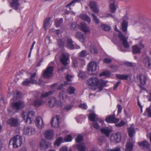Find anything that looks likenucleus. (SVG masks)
<instances>
[{
	"instance_id": "1",
	"label": "nucleus",
	"mask_w": 151,
	"mask_h": 151,
	"mask_svg": "<svg viewBox=\"0 0 151 151\" xmlns=\"http://www.w3.org/2000/svg\"><path fill=\"white\" fill-rule=\"evenodd\" d=\"M11 142L14 148H17L22 144V138L20 136L16 135L10 140L9 145H10Z\"/></svg>"
},
{
	"instance_id": "2",
	"label": "nucleus",
	"mask_w": 151,
	"mask_h": 151,
	"mask_svg": "<svg viewBox=\"0 0 151 151\" xmlns=\"http://www.w3.org/2000/svg\"><path fill=\"white\" fill-rule=\"evenodd\" d=\"M24 102L22 100L18 101L13 102L11 104L12 106L15 110L16 112H18L25 107Z\"/></svg>"
},
{
	"instance_id": "3",
	"label": "nucleus",
	"mask_w": 151,
	"mask_h": 151,
	"mask_svg": "<svg viewBox=\"0 0 151 151\" xmlns=\"http://www.w3.org/2000/svg\"><path fill=\"white\" fill-rule=\"evenodd\" d=\"M118 37L119 39L120 42L122 44L124 47L127 48L129 47V45L127 42V39L122 33L119 32L118 35Z\"/></svg>"
},
{
	"instance_id": "4",
	"label": "nucleus",
	"mask_w": 151,
	"mask_h": 151,
	"mask_svg": "<svg viewBox=\"0 0 151 151\" xmlns=\"http://www.w3.org/2000/svg\"><path fill=\"white\" fill-rule=\"evenodd\" d=\"M54 68L53 66H50L48 65L43 72V77L44 78L50 77L53 73Z\"/></svg>"
},
{
	"instance_id": "5",
	"label": "nucleus",
	"mask_w": 151,
	"mask_h": 151,
	"mask_svg": "<svg viewBox=\"0 0 151 151\" xmlns=\"http://www.w3.org/2000/svg\"><path fill=\"white\" fill-rule=\"evenodd\" d=\"M7 124L12 127H16L19 124V120L18 118L12 117L9 119Z\"/></svg>"
},
{
	"instance_id": "6",
	"label": "nucleus",
	"mask_w": 151,
	"mask_h": 151,
	"mask_svg": "<svg viewBox=\"0 0 151 151\" xmlns=\"http://www.w3.org/2000/svg\"><path fill=\"white\" fill-rule=\"evenodd\" d=\"M99 80L95 77L89 78L87 81V84L89 86H96L98 85Z\"/></svg>"
},
{
	"instance_id": "7",
	"label": "nucleus",
	"mask_w": 151,
	"mask_h": 151,
	"mask_svg": "<svg viewBox=\"0 0 151 151\" xmlns=\"http://www.w3.org/2000/svg\"><path fill=\"white\" fill-rule=\"evenodd\" d=\"M69 56L68 55L62 53L60 55V61L62 64L64 66H66L68 63L69 60Z\"/></svg>"
},
{
	"instance_id": "8",
	"label": "nucleus",
	"mask_w": 151,
	"mask_h": 151,
	"mask_svg": "<svg viewBox=\"0 0 151 151\" xmlns=\"http://www.w3.org/2000/svg\"><path fill=\"white\" fill-rule=\"evenodd\" d=\"M57 103L60 104L59 106H61L62 105V103L60 101H57L56 99L53 97L50 98L48 102V105L50 107H52L54 106Z\"/></svg>"
},
{
	"instance_id": "9",
	"label": "nucleus",
	"mask_w": 151,
	"mask_h": 151,
	"mask_svg": "<svg viewBox=\"0 0 151 151\" xmlns=\"http://www.w3.org/2000/svg\"><path fill=\"white\" fill-rule=\"evenodd\" d=\"M121 138V134L119 132H116L111 135V139L115 143L119 142Z\"/></svg>"
},
{
	"instance_id": "10",
	"label": "nucleus",
	"mask_w": 151,
	"mask_h": 151,
	"mask_svg": "<svg viewBox=\"0 0 151 151\" xmlns=\"http://www.w3.org/2000/svg\"><path fill=\"white\" fill-rule=\"evenodd\" d=\"M137 78L139 81L140 83L143 85H145L147 81V78L143 74L137 75Z\"/></svg>"
},
{
	"instance_id": "11",
	"label": "nucleus",
	"mask_w": 151,
	"mask_h": 151,
	"mask_svg": "<svg viewBox=\"0 0 151 151\" xmlns=\"http://www.w3.org/2000/svg\"><path fill=\"white\" fill-rule=\"evenodd\" d=\"M119 119L115 118V116L114 114L108 116L105 119L106 121L109 123H117L119 122Z\"/></svg>"
},
{
	"instance_id": "12",
	"label": "nucleus",
	"mask_w": 151,
	"mask_h": 151,
	"mask_svg": "<svg viewBox=\"0 0 151 151\" xmlns=\"http://www.w3.org/2000/svg\"><path fill=\"white\" fill-rule=\"evenodd\" d=\"M145 65L149 69H151V59L147 55H145L143 60Z\"/></svg>"
},
{
	"instance_id": "13",
	"label": "nucleus",
	"mask_w": 151,
	"mask_h": 151,
	"mask_svg": "<svg viewBox=\"0 0 151 151\" xmlns=\"http://www.w3.org/2000/svg\"><path fill=\"white\" fill-rule=\"evenodd\" d=\"M24 133L27 135H31L35 133V130L32 127H28L24 128Z\"/></svg>"
},
{
	"instance_id": "14",
	"label": "nucleus",
	"mask_w": 151,
	"mask_h": 151,
	"mask_svg": "<svg viewBox=\"0 0 151 151\" xmlns=\"http://www.w3.org/2000/svg\"><path fill=\"white\" fill-rule=\"evenodd\" d=\"M89 6L92 11L96 13L99 12V9L96 3L93 1H90L89 3Z\"/></svg>"
},
{
	"instance_id": "15",
	"label": "nucleus",
	"mask_w": 151,
	"mask_h": 151,
	"mask_svg": "<svg viewBox=\"0 0 151 151\" xmlns=\"http://www.w3.org/2000/svg\"><path fill=\"white\" fill-rule=\"evenodd\" d=\"M35 124L37 127L40 129H42L44 127L43 122L40 116L36 118Z\"/></svg>"
},
{
	"instance_id": "16",
	"label": "nucleus",
	"mask_w": 151,
	"mask_h": 151,
	"mask_svg": "<svg viewBox=\"0 0 151 151\" xmlns=\"http://www.w3.org/2000/svg\"><path fill=\"white\" fill-rule=\"evenodd\" d=\"M109 9L111 12L114 13L116 11L117 7L116 4L114 0H109Z\"/></svg>"
},
{
	"instance_id": "17",
	"label": "nucleus",
	"mask_w": 151,
	"mask_h": 151,
	"mask_svg": "<svg viewBox=\"0 0 151 151\" xmlns=\"http://www.w3.org/2000/svg\"><path fill=\"white\" fill-rule=\"evenodd\" d=\"M97 66V65L96 62H91L88 65V70L89 71H94L96 69Z\"/></svg>"
},
{
	"instance_id": "18",
	"label": "nucleus",
	"mask_w": 151,
	"mask_h": 151,
	"mask_svg": "<svg viewBox=\"0 0 151 151\" xmlns=\"http://www.w3.org/2000/svg\"><path fill=\"white\" fill-rule=\"evenodd\" d=\"M138 145L143 149H147L149 148L150 145L148 142L144 140L142 141L138 142Z\"/></svg>"
},
{
	"instance_id": "19",
	"label": "nucleus",
	"mask_w": 151,
	"mask_h": 151,
	"mask_svg": "<svg viewBox=\"0 0 151 151\" xmlns=\"http://www.w3.org/2000/svg\"><path fill=\"white\" fill-rule=\"evenodd\" d=\"M54 133L53 131L50 130L45 131L44 134V137L47 139H51L53 137Z\"/></svg>"
},
{
	"instance_id": "20",
	"label": "nucleus",
	"mask_w": 151,
	"mask_h": 151,
	"mask_svg": "<svg viewBox=\"0 0 151 151\" xmlns=\"http://www.w3.org/2000/svg\"><path fill=\"white\" fill-rule=\"evenodd\" d=\"M76 38L78 39L81 42H84L85 41L86 36L81 32H78L76 34Z\"/></svg>"
},
{
	"instance_id": "21",
	"label": "nucleus",
	"mask_w": 151,
	"mask_h": 151,
	"mask_svg": "<svg viewBox=\"0 0 151 151\" xmlns=\"http://www.w3.org/2000/svg\"><path fill=\"white\" fill-rule=\"evenodd\" d=\"M107 82V81L102 80H100L99 81V80L98 85L99 92L102 91L103 89V88L106 86Z\"/></svg>"
},
{
	"instance_id": "22",
	"label": "nucleus",
	"mask_w": 151,
	"mask_h": 151,
	"mask_svg": "<svg viewBox=\"0 0 151 151\" xmlns=\"http://www.w3.org/2000/svg\"><path fill=\"white\" fill-rule=\"evenodd\" d=\"M100 131L102 134H104L107 137L109 136L110 133L111 132V130L107 127L101 128Z\"/></svg>"
},
{
	"instance_id": "23",
	"label": "nucleus",
	"mask_w": 151,
	"mask_h": 151,
	"mask_svg": "<svg viewBox=\"0 0 151 151\" xmlns=\"http://www.w3.org/2000/svg\"><path fill=\"white\" fill-rule=\"evenodd\" d=\"M19 0H12V1L10 3L11 7L14 9H17L19 5Z\"/></svg>"
},
{
	"instance_id": "24",
	"label": "nucleus",
	"mask_w": 151,
	"mask_h": 151,
	"mask_svg": "<svg viewBox=\"0 0 151 151\" xmlns=\"http://www.w3.org/2000/svg\"><path fill=\"white\" fill-rule=\"evenodd\" d=\"M133 146V143L132 142L127 141L126 144L125 151H132Z\"/></svg>"
},
{
	"instance_id": "25",
	"label": "nucleus",
	"mask_w": 151,
	"mask_h": 151,
	"mask_svg": "<svg viewBox=\"0 0 151 151\" xmlns=\"http://www.w3.org/2000/svg\"><path fill=\"white\" fill-rule=\"evenodd\" d=\"M40 146L41 149L42 150H45L48 148L49 146L48 143L45 140H42L40 142Z\"/></svg>"
},
{
	"instance_id": "26",
	"label": "nucleus",
	"mask_w": 151,
	"mask_h": 151,
	"mask_svg": "<svg viewBox=\"0 0 151 151\" xmlns=\"http://www.w3.org/2000/svg\"><path fill=\"white\" fill-rule=\"evenodd\" d=\"M132 52L133 54H139L141 53V48L138 45H136L132 46Z\"/></svg>"
},
{
	"instance_id": "27",
	"label": "nucleus",
	"mask_w": 151,
	"mask_h": 151,
	"mask_svg": "<svg viewBox=\"0 0 151 151\" xmlns=\"http://www.w3.org/2000/svg\"><path fill=\"white\" fill-rule=\"evenodd\" d=\"M80 17L83 20L87 22L89 24L91 22L90 18L87 15L81 14L80 15Z\"/></svg>"
},
{
	"instance_id": "28",
	"label": "nucleus",
	"mask_w": 151,
	"mask_h": 151,
	"mask_svg": "<svg viewBox=\"0 0 151 151\" xmlns=\"http://www.w3.org/2000/svg\"><path fill=\"white\" fill-rule=\"evenodd\" d=\"M73 41L71 38H68L67 40V47L70 49H73L74 48V46L73 43Z\"/></svg>"
},
{
	"instance_id": "29",
	"label": "nucleus",
	"mask_w": 151,
	"mask_h": 151,
	"mask_svg": "<svg viewBox=\"0 0 151 151\" xmlns=\"http://www.w3.org/2000/svg\"><path fill=\"white\" fill-rule=\"evenodd\" d=\"M81 29L82 31L85 33L90 32V30L88 27L85 23H82L81 24Z\"/></svg>"
},
{
	"instance_id": "30",
	"label": "nucleus",
	"mask_w": 151,
	"mask_h": 151,
	"mask_svg": "<svg viewBox=\"0 0 151 151\" xmlns=\"http://www.w3.org/2000/svg\"><path fill=\"white\" fill-rule=\"evenodd\" d=\"M7 111L8 114L11 116H13L16 112L15 110L12 106L11 107H9L7 108Z\"/></svg>"
},
{
	"instance_id": "31",
	"label": "nucleus",
	"mask_w": 151,
	"mask_h": 151,
	"mask_svg": "<svg viewBox=\"0 0 151 151\" xmlns=\"http://www.w3.org/2000/svg\"><path fill=\"white\" fill-rule=\"evenodd\" d=\"M54 92V91H50L48 92H46L43 93L41 95V97L42 98L47 97L50 95L53 94Z\"/></svg>"
},
{
	"instance_id": "32",
	"label": "nucleus",
	"mask_w": 151,
	"mask_h": 151,
	"mask_svg": "<svg viewBox=\"0 0 151 151\" xmlns=\"http://www.w3.org/2000/svg\"><path fill=\"white\" fill-rule=\"evenodd\" d=\"M127 130L129 137L132 138L133 137V135L135 133V131L134 128L131 126Z\"/></svg>"
},
{
	"instance_id": "33",
	"label": "nucleus",
	"mask_w": 151,
	"mask_h": 151,
	"mask_svg": "<svg viewBox=\"0 0 151 151\" xmlns=\"http://www.w3.org/2000/svg\"><path fill=\"white\" fill-rule=\"evenodd\" d=\"M89 49L91 52L93 54H96L98 52L96 47L93 45H91L89 47Z\"/></svg>"
},
{
	"instance_id": "34",
	"label": "nucleus",
	"mask_w": 151,
	"mask_h": 151,
	"mask_svg": "<svg viewBox=\"0 0 151 151\" xmlns=\"http://www.w3.org/2000/svg\"><path fill=\"white\" fill-rule=\"evenodd\" d=\"M127 22L125 20H124L122 23V29L124 32H125L127 31Z\"/></svg>"
},
{
	"instance_id": "35",
	"label": "nucleus",
	"mask_w": 151,
	"mask_h": 151,
	"mask_svg": "<svg viewBox=\"0 0 151 151\" xmlns=\"http://www.w3.org/2000/svg\"><path fill=\"white\" fill-rule=\"evenodd\" d=\"M116 76L117 78L119 79L127 80L128 79L129 76L127 75L117 74Z\"/></svg>"
},
{
	"instance_id": "36",
	"label": "nucleus",
	"mask_w": 151,
	"mask_h": 151,
	"mask_svg": "<svg viewBox=\"0 0 151 151\" xmlns=\"http://www.w3.org/2000/svg\"><path fill=\"white\" fill-rule=\"evenodd\" d=\"M43 102L42 100L40 99H36L34 101V104L36 107H39L43 103Z\"/></svg>"
},
{
	"instance_id": "37",
	"label": "nucleus",
	"mask_w": 151,
	"mask_h": 151,
	"mask_svg": "<svg viewBox=\"0 0 151 151\" xmlns=\"http://www.w3.org/2000/svg\"><path fill=\"white\" fill-rule=\"evenodd\" d=\"M77 148L78 151H85L86 147L84 144L82 143L77 145Z\"/></svg>"
},
{
	"instance_id": "38",
	"label": "nucleus",
	"mask_w": 151,
	"mask_h": 151,
	"mask_svg": "<svg viewBox=\"0 0 151 151\" xmlns=\"http://www.w3.org/2000/svg\"><path fill=\"white\" fill-rule=\"evenodd\" d=\"M51 19V17H49L46 18L44 21V27L45 29H46L47 26L49 24L50 21Z\"/></svg>"
},
{
	"instance_id": "39",
	"label": "nucleus",
	"mask_w": 151,
	"mask_h": 151,
	"mask_svg": "<svg viewBox=\"0 0 151 151\" xmlns=\"http://www.w3.org/2000/svg\"><path fill=\"white\" fill-rule=\"evenodd\" d=\"M97 115L94 113H90L89 114V118L90 120L91 121L95 122L96 118H97Z\"/></svg>"
},
{
	"instance_id": "40",
	"label": "nucleus",
	"mask_w": 151,
	"mask_h": 151,
	"mask_svg": "<svg viewBox=\"0 0 151 151\" xmlns=\"http://www.w3.org/2000/svg\"><path fill=\"white\" fill-rule=\"evenodd\" d=\"M76 91V89L73 86H70L68 88L67 92L70 95L73 94Z\"/></svg>"
},
{
	"instance_id": "41",
	"label": "nucleus",
	"mask_w": 151,
	"mask_h": 151,
	"mask_svg": "<svg viewBox=\"0 0 151 151\" xmlns=\"http://www.w3.org/2000/svg\"><path fill=\"white\" fill-rule=\"evenodd\" d=\"M101 27L103 30L106 31H109L111 29L110 26L106 24H101Z\"/></svg>"
},
{
	"instance_id": "42",
	"label": "nucleus",
	"mask_w": 151,
	"mask_h": 151,
	"mask_svg": "<svg viewBox=\"0 0 151 151\" xmlns=\"http://www.w3.org/2000/svg\"><path fill=\"white\" fill-rule=\"evenodd\" d=\"M78 77L82 79H84L86 78V72L80 71L78 75Z\"/></svg>"
},
{
	"instance_id": "43",
	"label": "nucleus",
	"mask_w": 151,
	"mask_h": 151,
	"mask_svg": "<svg viewBox=\"0 0 151 151\" xmlns=\"http://www.w3.org/2000/svg\"><path fill=\"white\" fill-rule=\"evenodd\" d=\"M56 120L57 121V123L56 124L55 126H54L53 125V122L54 120V119L52 118L51 119V125L54 127H57L59 126V121L60 120V116L58 115H56Z\"/></svg>"
},
{
	"instance_id": "44",
	"label": "nucleus",
	"mask_w": 151,
	"mask_h": 151,
	"mask_svg": "<svg viewBox=\"0 0 151 151\" xmlns=\"http://www.w3.org/2000/svg\"><path fill=\"white\" fill-rule=\"evenodd\" d=\"M70 28L72 30L76 29L77 28V24L75 22H71L70 23Z\"/></svg>"
},
{
	"instance_id": "45",
	"label": "nucleus",
	"mask_w": 151,
	"mask_h": 151,
	"mask_svg": "<svg viewBox=\"0 0 151 151\" xmlns=\"http://www.w3.org/2000/svg\"><path fill=\"white\" fill-rule=\"evenodd\" d=\"M63 20V19L62 18L60 19H56L55 21L56 26L57 27H59L62 24Z\"/></svg>"
},
{
	"instance_id": "46",
	"label": "nucleus",
	"mask_w": 151,
	"mask_h": 151,
	"mask_svg": "<svg viewBox=\"0 0 151 151\" xmlns=\"http://www.w3.org/2000/svg\"><path fill=\"white\" fill-rule=\"evenodd\" d=\"M83 136L81 135H78L75 139V140L76 142L79 143L82 142L83 140Z\"/></svg>"
},
{
	"instance_id": "47",
	"label": "nucleus",
	"mask_w": 151,
	"mask_h": 151,
	"mask_svg": "<svg viewBox=\"0 0 151 151\" xmlns=\"http://www.w3.org/2000/svg\"><path fill=\"white\" fill-rule=\"evenodd\" d=\"M100 77L105 76L107 77H109L111 75L110 73L108 71H104L101 73H100L99 74Z\"/></svg>"
},
{
	"instance_id": "48",
	"label": "nucleus",
	"mask_w": 151,
	"mask_h": 151,
	"mask_svg": "<svg viewBox=\"0 0 151 151\" xmlns=\"http://www.w3.org/2000/svg\"><path fill=\"white\" fill-rule=\"evenodd\" d=\"M63 139V138L61 137L57 138L55 142V145L59 146L61 144Z\"/></svg>"
},
{
	"instance_id": "49",
	"label": "nucleus",
	"mask_w": 151,
	"mask_h": 151,
	"mask_svg": "<svg viewBox=\"0 0 151 151\" xmlns=\"http://www.w3.org/2000/svg\"><path fill=\"white\" fill-rule=\"evenodd\" d=\"M31 83L30 81L28 79L26 78L22 83V84L24 86H28Z\"/></svg>"
},
{
	"instance_id": "50",
	"label": "nucleus",
	"mask_w": 151,
	"mask_h": 151,
	"mask_svg": "<svg viewBox=\"0 0 151 151\" xmlns=\"http://www.w3.org/2000/svg\"><path fill=\"white\" fill-rule=\"evenodd\" d=\"M91 16L93 17V19L95 23L97 24H99L100 22V21L97 18V17L93 14H92Z\"/></svg>"
},
{
	"instance_id": "51",
	"label": "nucleus",
	"mask_w": 151,
	"mask_h": 151,
	"mask_svg": "<svg viewBox=\"0 0 151 151\" xmlns=\"http://www.w3.org/2000/svg\"><path fill=\"white\" fill-rule=\"evenodd\" d=\"M58 43L59 46L60 48H63L64 47V43L63 40L61 39H58Z\"/></svg>"
},
{
	"instance_id": "52",
	"label": "nucleus",
	"mask_w": 151,
	"mask_h": 151,
	"mask_svg": "<svg viewBox=\"0 0 151 151\" xmlns=\"http://www.w3.org/2000/svg\"><path fill=\"white\" fill-rule=\"evenodd\" d=\"M93 127L96 130H99L100 129V125L96 122H94L93 124Z\"/></svg>"
},
{
	"instance_id": "53",
	"label": "nucleus",
	"mask_w": 151,
	"mask_h": 151,
	"mask_svg": "<svg viewBox=\"0 0 151 151\" xmlns=\"http://www.w3.org/2000/svg\"><path fill=\"white\" fill-rule=\"evenodd\" d=\"M126 124V123L123 120H122L119 123L116 124H115V126L117 127H122Z\"/></svg>"
},
{
	"instance_id": "54",
	"label": "nucleus",
	"mask_w": 151,
	"mask_h": 151,
	"mask_svg": "<svg viewBox=\"0 0 151 151\" xmlns=\"http://www.w3.org/2000/svg\"><path fill=\"white\" fill-rule=\"evenodd\" d=\"M72 140V136L70 135H67L65 138V140L66 142H70Z\"/></svg>"
},
{
	"instance_id": "55",
	"label": "nucleus",
	"mask_w": 151,
	"mask_h": 151,
	"mask_svg": "<svg viewBox=\"0 0 151 151\" xmlns=\"http://www.w3.org/2000/svg\"><path fill=\"white\" fill-rule=\"evenodd\" d=\"M86 51L85 50H83L79 53V56L81 58L84 57L86 56Z\"/></svg>"
},
{
	"instance_id": "56",
	"label": "nucleus",
	"mask_w": 151,
	"mask_h": 151,
	"mask_svg": "<svg viewBox=\"0 0 151 151\" xmlns=\"http://www.w3.org/2000/svg\"><path fill=\"white\" fill-rule=\"evenodd\" d=\"M145 112L147 114V116L148 117H151V109L150 107L147 108Z\"/></svg>"
},
{
	"instance_id": "57",
	"label": "nucleus",
	"mask_w": 151,
	"mask_h": 151,
	"mask_svg": "<svg viewBox=\"0 0 151 151\" xmlns=\"http://www.w3.org/2000/svg\"><path fill=\"white\" fill-rule=\"evenodd\" d=\"M124 64L126 66L130 67H134L135 65L134 63H132L128 62H125Z\"/></svg>"
},
{
	"instance_id": "58",
	"label": "nucleus",
	"mask_w": 151,
	"mask_h": 151,
	"mask_svg": "<svg viewBox=\"0 0 151 151\" xmlns=\"http://www.w3.org/2000/svg\"><path fill=\"white\" fill-rule=\"evenodd\" d=\"M33 120V118H32V117H29L27 116L26 118V120H25V122L27 123L30 124L32 123Z\"/></svg>"
},
{
	"instance_id": "59",
	"label": "nucleus",
	"mask_w": 151,
	"mask_h": 151,
	"mask_svg": "<svg viewBox=\"0 0 151 151\" xmlns=\"http://www.w3.org/2000/svg\"><path fill=\"white\" fill-rule=\"evenodd\" d=\"M79 107L85 110L87 109V106L85 103L80 104L79 105Z\"/></svg>"
},
{
	"instance_id": "60",
	"label": "nucleus",
	"mask_w": 151,
	"mask_h": 151,
	"mask_svg": "<svg viewBox=\"0 0 151 151\" xmlns=\"http://www.w3.org/2000/svg\"><path fill=\"white\" fill-rule=\"evenodd\" d=\"M35 112L33 111H30L28 112L27 117L33 118L35 115Z\"/></svg>"
},
{
	"instance_id": "61",
	"label": "nucleus",
	"mask_w": 151,
	"mask_h": 151,
	"mask_svg": "<svg viewBox=\"0 0 151 151\" xmlns=\"http://www.w3.org/2000/svg\"><path fill=\"white\" fill-rule=\"evenodd\" d=\"M103 61L105 63H111L112 62V60L111 59L109 58H105L103 59Z\"/></svg>"
},
{
	"instance_id": "62",
	"label": "nucleus",
	"mask_w": 151,
	"mask_h": 151,
	"mask_svg": "<svg viewBox=\"0 0 151 151\" xmlns=\"http://www.w3.org/2000/svg\"><path fill=\"white\" fill-rule=\"evenodd\" d=\"M73 67H76L78 65V61L76 59L73 58Z\"/></svg>"
},
{
	"instance_id": "63",
	"label": "nucleus",
	"mask_w": 151,
	"mask_h": 151,
	"mask_svg": "<svg viewBox=\"0 0 151 151\" xmlns=\"http://www.w3.org/2000/svg\"><path fill=\"white\" fill-rule=\"evenodd\" d=\"M30 82L31 83H32L33 84H37V81L35 80L34 79V78H30Z\"/></svg>"
},
{
	"instance_id": "64",
	"label": "nucleus",
	"mask_w": 151,
	"mask_h": 151,
	"mask_svg": "<svg viewBox=\"0 0 151 151\" xmlns=\"http://www.w3.org/2000/svg\"><path fill=\"white\" fill-rule=\"evenodd\" d=\"M118 108V114L120 113L122 110V107L120 104H118L117 106Z\"/></svg>"
}]
</instances>
